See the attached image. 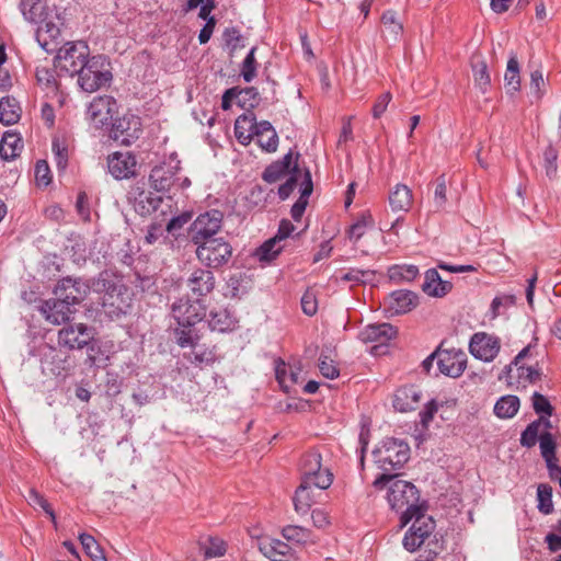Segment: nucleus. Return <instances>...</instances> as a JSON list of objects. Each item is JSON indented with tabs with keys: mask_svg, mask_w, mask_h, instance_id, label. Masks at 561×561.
<instances>
[{
	"mask_svg": "<svg viewBox=\"0 0 561 561\" xmlns=\"http://www.w3.org/2000/svg\"><path fill=\"white\" fill-rule=\"evenodd\" d=\"M376 490L387 489V502L391 510L400 514V526L404 527L410 520L411 515L420 513V510L426 507L420 500V492L416 486L405 480H401L396 474L381 473L373 482Z\"/></svg>",
	"mask_w": 561,
	"mask_h": 561,
	"instance_id": "f257e3e1",
	"label": "nucleus"
},
{
	"mask_svg": "<svg viewBox=\"0 0 561 561\" xmlns=\"http://www.w3.org/2000/svg\"><path fill=\"white\" fill-rule=\"evenodd\" d=\"M426 507L420 510V513L411 515L413 524L407 530L402 545L403 547L413 552L417 550L422 545L426 543L430 552L437 554L440 550V546L437 540H431V536L435 530V520L425 514Z\"/></svg>",
	"mask_w": 561,
	"mask_h": 561,
	"instance_id": "f03ea898",
	"label": "nucleus"
},
{
	"mask_svg": "<svg viewBox=\"0 0 561 561\" xmlns=\"http://www.w3.org/2000/svg\"><path fill=\"white\" fill-rule=\"evenodd\" d=\"M374 460L382 473L392 474L410 458V446L402 439L388 437L373 451Z\"/></svg>",
	"mask_w": 561,
	"mask_h": 561,
	"instance_id": "7ed1b4c3",
	"label": "nucleus"
},
{
	"mask_svg": "<svg viewBox=\"0 0 561 561\" xmlns=\"http://www.w3.org/2000/svg\"><path fill=\"white\" fill-rule=\"evenodd\" d=\"M76 76L78 85L89 93L107 85L113 78L110 62L103 55L92 56Z\"/></svg>",
	"mask_w": 561,
	"mask_h": 561,
	"instance_id": "20e7f679",
	"label": "nucleus"
},
{
	"mask_svg": "<svg viewBox=\"0 0 561 561\" xmlns=\"http://www.w3.org/2000/svg\"><path fill=\"white\" fill-rule=\"evenodd\" d=\"M93 334L91 330L83 323L70 324L64 327L58 332V344L69 350L83 348L88 346V362L91 366H104L105 359H101L95 355V346L90 345Z\"/></svg>",
	"mask_w": 561,
	"mask_h": 561,
	"instance_id": "39448f33",
	"label": "nucleus"
},
{
	"mask_svg": "<svg viewBox=\"0 0 561 561\" xmlns=\"http://www.w3.org/2000/svg\"><path fill=\"white\" fill-rule=\"evenodd\" d=\"M89 46L82 42H68L57 49L55 68L71 77L76 76L90 60Z\"/></svg>",
	"mask_w": 561,
	"mask_h": 561,
	"instance_id": "423d86ee",
	"label": "nucleus"
},
{
	"mask_svg": "<svg viewBox=\"0 0 561 561\" xmlns=\"http://www.w3.org/2000/svg\"><path fill=\"white\" fill-rule=\"evenodd\" d=\"M301 482L313 484L319 490H327L333 482V473L322 463V456L317 449L307 451L299 465Z\"/></svg>",
	"mask_w": 561,
	"mask_h": 561,
	"instance_id": "0eeeda50",
	"label": "nucleus"
},
{
	"mask_svg": "<svg viewBox=\"0 0 561 561\" xmlns=\"http://www.w3.org/2000/svg\"><path fill=\"white\" fill-rule=\"evenodd\" d=\"M107 274H101L95 283L96 290H105L102 298L105 312L111 318H119L129 308L128 297H125L127 288L124 285H116L106 279Z\"/></svg>",
	"mask_w": 561,
	"mask_h": 561,
	"instance_id": "6e6552de",
	"label": "nucleus"
},
{
	"mask_svg": "<svg viewBox=\"0 0 561 561\" xmlns=\"http://www.w3.org/2000/svg\"><path fill=\"white\" fill-rule=\"evenodd\" d=\"M196 256L209 268H218L227 264L232 256L231 244L222 237H217L196 244Z\"/></svg>",
	"mask_w": 561,
	"mask_h": 561,
	"instance_id": "1a4fd4ad",
	"label": "nucleus"
},
{
	"mask_svg": "<svg viewBox=\"0 0 561 561\" xmlns=\"http://www.w3.org/2000/svg\"><path fill=\"white\" fill-rule=\"evenodd\" d=\"M224 215L217 209L197 216L190 227V237L194 245L217 238L221 228Z\"/></svg>",
	"mask_w": 561,
	"mask_h": 561,
	"instance_id": "9d476101",
	"label": "nucleus"
},
{
	"mask_svg": "<svg viewBox=\"0 0 561 561\" xmlns=\"http://www.w3.org/2000/svg\"><path fill=\"white\" fill-rule=\"evenodd\" d=\"M118 112V104L111 95L94 98L87 108V121L94 128L107 126Z\"/></svg>",
	"mask_w": 561,
	"mask_h": 561,
	"instance_id": "9b49d317",
	"label": "nucleus"
},
{
	"mask_svg": "<svg viewBox=\"0 0 561 561\" xmlns=\"http://www.w3.org/2000/svg\"><path fill=\"white\" fill-rule=\"evenodd\" d=\"M171 312L178 325L188 328L204 319L206 309L198 298L195 300L180 298L173 302Z\"/></svg>",
	"mask_w": 561,
	"mask_h": 561,
	"instance_id": "f8f14e48",
	"label": "nucleus"
},
{
	"mask_svg": "<svg viewBox=\"0 0 561 561\" xmlns=\"http://www.w3.org/2000/svg\"><path fill=\"white\" fill-rule=\"evenodd\" d=\"M180 160L176 157L171 156L168 161L156 165L149 175V180L151 182V186L157 192H168L179 180L176 178L178 172L180 171Z\"/></svg>",
	"mask_w": 561,
	"mask_h": 561,
	"instance_id": "ddd939ff",
	"label": "nucleus"
},
{
	"mask_svg": "<svg viewBox=\"0 0 561 561\" xmlns=\"http://www.w3.org/2000/svg\"><path fill=\"white\" fill-rule=\"evenodd\" d=\"M141 122L136 115H124L112 124L110 137L121 145L129 146L141 135Z\"/></svg>",
	"mask_w": 561,
	"mask_h": 561,
	"instance_id": "4468645a",
	"label": "nucleus"
},
{
	"mask_svg": "<svg viewBox=\"0 0 561 561\" xmlns=\"http://www.w3.org/2000/svg\"><path fill=\"white\" fill-rule=\"evenodd\" d=\"M89 293L90 285L85 280L70 276L60 279L54 289V294L69 302L72 308L83 301Z\"/></svg>",
	"mask_w": 561,
	"mask_h": 561,
	"instance_id": "2eb2a0df",
	"label": "nucleus"
},
{
	"mask_svg": "<svg viewBox=\"0 0 561 561\" xmlns=\"http://www.w3.org/2000/svg\"><path fill=\"white\" fill-rule=\"evenodd\" d=\"M438 355L437 367L440 374L457 378L462 375L467 366V355L460 350H443L438 347L435 351Z\"/></svg>",
	"mask_w": 561,
	"mask_h": 561,
	"instance_id": "dca6fc26",
	"label": "nucleus"
},
{
	"mask_svg": "<svg viewBox=\"0 0 561 561\" xmlns=\"http://www.w3.org/2000/svg\"><path fill=\"white\" fill-rule=\"evenodd\" d=\"M38 311L44 319L53 324L60 325L70 320L71 316L77 311L69 302H66L60 297L49 298L41 302Z\"/></svg>",
	"mask_w": 561,
	"mask_h": 561,
	"instance_id": "f3484780",
	"label": "nucleus"
},
{
	"mask_svg": "<svg viewBox=\"0 0 561 561\" xmlns=\"http://www.w3.org/2000/svg\"><path fill=\"white\" fill-rule=\"evenodd\" d=\"M107 171L115 180L130 179L136 175L137 159L129 151H115L107 157Z\"/></svg>",
	"mask_w": 561,
	"mask_h": 561,
	"instance_id": "a211bd4d",
	"label": "nucleus"
},
{
	"mask_svg": "<svg viewBox=\"0 0 561 561\" xmlns=\"http://www.w3.org/2000/svg\"><path fill=\"white\" fill-rule=\"evenodd\" d=\"M501 348L500 339L484 332L476 333L470 340V353L483 362H492Z\"/></svg>",
	"mask_w": 561,
	"mask_h": 561,
	"instance_id": "6ab92c4d",
	"label": "nucleus"
},
{
	"mask_svg": "<svg viewBox=\"0 0 561 561\" xmlns=\"http://www.w3.org/2000/svg\"><path fill=\"white\" fill-rule=\"evenodd\" d=\"M397 335V329L390 323L369 324L359 332V340L364 343H377L373 348L374 355L383 348Z\"/></svg>",
	"mask_w": 561,
	"mask_h": 561,
	"instance_id": "aec40b11",
	"label": "nucleus"
},
{
	"mask_svg": "<svg viewBox=\"0 0 561 561\" xmlns=\"http://www.w3.org/2000/svg\"><path fill=\"white\" fill-rule=\"evenodd\" d=\"M419 304V297L411 290H396L387 298V310L392 314H402L414 309Z\"/></svg>",
	"mask_w": 561,
	"mask_h": 561,
	"instance_id": "412c9836",
	"label": "nucleus"
},
{
	"mask_svg": "<svg viewBox=\"0 0 561 561\" xmlns=\"http://www.w3.org/2000/svg\"><path fill=\"white\" fill-rule=\"evenodd\" d=\"M421 397V391L414 386L402 387L394 392L392 405L398 412H410L417 408Z\"/></svg>",
	"mask_w": 561,
	"mask_h": 561,
	"instance_id": "4be33fe9",
	"label": "nucleus"
},
{
	"mask_svg": "<svg viewBox=\"0 0 561 561\" xmlns=\"http://www.w3.org/2000/svg\"><path fill=\"white\" fill-rule=\"evenodd\" d=\"M187 287L197 297H203L213 291L215 287V277L211 271L196 268L187 279Z\"/></svg>",
	"mask_w": 561,
	"mask_h": 561,
	"instance_id": "5701e85b",
	"label": "nucleus"
},
{
	"mask_svg": "<svg viewBox=\"0 0 561 561\" xmlns=\"http://www.w3.org/2000/svg\"><path fill=\"white\" fill-rule=\"evenodd\" d=\"M451 288L453 284L448 280H443L437 270L430 268L425 272L422 290L426 295L442 298L446 296L451 290Z\"/></svg>",
	"mask_w": 561,
	"mask_h": 561,
	"instance_id": "b1692460",
	"label": "nucleus"
},
{
	"mask_svg": "<svg viewBox=\"0 0 561 561\" xmlns=\"http://www.w3.org/2000/svg\"><path fill=\"white\" fill-rule=\"evenodd\" d=\"M259 550L271 561H285L291 551L285 541L270 537L259 540Z\"/></svg>",
	"mask_w": 561,
	"mask_h": 561,
	"instance_id": "393cba45",
	"label": "nucleus"
},
{
	"mask_svg": "<svg viewBox=\"0 0 561 561\" xmlns=\"http://www.w3.org/2000/svg\"><path fill=\"white\" fill-rule=\"evenodd\" d=\"M530 356L531 346L528 345L517 354L512 365H514L517 371V378L520 381H527L533 383L540 379V371L536 366L524 363V360Z\"/></svg>",
	"mask_w": 561,
	"mask_h": 561,
	"instance_id": "a878e982",
	"label": "nucleus"
},
{
	"mask_svg": "<svg viewBox=\"0 0 561 561\" xmlns=\"http://www.w3.org/2000/svg\"><path fill=\"white\" fill-rule=\"evenodd\" d=\"M60 30L53 22H46L36 32V41L46 53H54L60 44Z\"/></svg>",
	"mask_w": 561,
	"mask_h": 561,
	"instance_id": "bb28decb",
	"label": "nucleus"
},
{
	"mask_svg": "<svg viewBox=\"0 0 561 561\" xmlns=\"http://www.w3.org/2000/svg\"><path fill=\"white\" fill-rule=\"evenodd\" d=\"M254 137L256 138L257 145L266 152H274L277 150L278 136L270 122H259Z\"/></svg>",
	"mask_w": 561,
	"mask_h": 561,
	"instance_id": "cd10ccee",
	"label": "nucleus"
},
{
	"mask_svg": "<svg viewBox=\"0 0 561 561\" xmlns=\"http://www.w3.org/2000/svg\"><path fill=\"white\" fill-rule=\"evenodd\" d=\"M295 161H293V152L286 153L283 159L277 160L270 164L263 172L262 178L267 183H275L279 181L287 173L291 174V169Z\"/></svg>",
	"mask_w": 561,
	"mask_h": 561,
	"instance_id": "c85d7f7f",
	"label": "nucleus"
},
{
	"mask_svg": "<svg viewBox=\"0 0 561 561\" xmlns=\"http://www.w3.org/2000/svg\"><path fill=\"white\" fill-rule=\"evenodd\" d=\"M301 192L298 201L293 205L290 209V215L294 220L299 221L306 210L308 205V198L312 193L313 185L311 180V173L308 169L304 171L302 181L300 183Z\"/></svg>",
	"mask_w": 561,
	"mask_h": 561,
	"instance_id": "c756f323",
	"label": "nucleus"
},
{
	"mask_svg": "<svg viewBox=\"0 0 561 561\" xmlns=\"http://www.w3.org/2000/svg\"><path fill=\"white\" fill-rule=\"evenodd\" d=\"M412 203V191L404 184H397L389 194V204L393 211H408Z\"/></svg>",
	"mask_w": 561,
	"mask_h": 561,
	"instance_id": "7c9ffc66",
	"label": "nucleus"
},
{
	"mask_svg": "<svg viewBox=\"0 0 561 561\" xmlns=\"http://www.w3.org/2000/svg\"><path fill=\"white\" fill-rule=\"evenodd\" d=\"M382 33L388 42L398 43L403 32V25L397 18V12L387 10L381 15Z\"/></svg>",
	"mask_w": 561,
	"mask_h": 561,
	"instance_id": "2f4dec72",
	"label": "nucleus"
},
{
	"mask_svg": "<svg viewBox=\"0 0 561 561\" xmlns=\"http://www.w3.org/2000/svg\"><path fill=\"white\" fill-rule=\"evenodd\" d=\"M313 488H316L313 484H306L304 482L297 488L294 496V506L298 514H307L312 504L316 503Z\"/></svg>",
	"mask_w": 561,
	"mask_h": 561,
	"instance_id": "473e14b6",
	"label": "nucleus"
},
{
	"mask_svg": "<svg viewBox=\"0 0 561 561\" xmlns=\"http://www.w3.org/2000/svg\"><path fill=\"white\" fill-rule=\"evenodd\" d=\"M257 123L253 117L241 115L234 123V135L242 145H249L255 136Z\"/></svg>",
	"mask_w": 561,
	"mask_h": 561,
	"instance_id": "72a5a7b5",
	"label": "nucleus"
},
{
	"mask_svg": "<svg viewBox=\"0 0 561 561\" xmlns=\"http://www.w3.org/2000/svg\"><path fill=\"white\" fill-rule=\"evenodd\" d=\"M23 148L21 138L11 131H5L0 141V157L10 161L16 158Z\"/></svg>",
	"mask_w": 561,
	"mask_h": 561,
	"instance_id": "f704fd0d",
	"label": "nucleus"
},
{
	"mask_svg": "<svg viewBox=\"0 0 561 561\" xmlns=\"http://www.w3.org/2000/svg\"><path fill=\"white\" fill-rule=\"evenodd\" d=\"M208 325L213 331L226 332L236 325V319L226 309L213 310L209 313Z\"/></svg>",
	"mask_w": 561,
	"mask_h": 561,
	"instance_id": "c9c22d12",
	"label": "nucleus"
},
{
	"mask_svg": "<svg viewBox=\"0 0 561 561\" xmlns=\"http://www.w3.org/2000/svg\"><path fill=\"white\" fill-rule=\"evenodd\" d=\"M504 82L507 92L516 93L520 89L519 64L516 54L512 53L507 61Z\"/></svg>",
	"mask_w": 561,
	"mask_h": 561,
	"instance_id": "e433bc0d",
	"label": "nucleus"
},
{
	"mask_svg": "<svg viewBox=\"0 0 561 561\" xmlns=\"http://www.w3.org/2000/svg\"><path fill=\"white\" fill-rule=\"evenodd\" d=\"M21 108L13 98H2L0 100V123L3 125H13L20 119Z\"/></svg>",
	"mask_w": 561,
	"mask_h": 561,
	"instance_id": "4c0bfd02",
	"label": "nucleus"
},
{
	"mask_svg": "<svg viewBox=\"0 0 561 561\" xmlns=\"http://www.w3.org/2000/svg\"><path fill=\"white\" fill-rule=\"evenodd\" d=\"M519 409V399L516 396H504L494 405V413L500 419L513 417Z\"/></svg>",
	"mask_w": 561,
	"mask_h": 561,
	"instance_id": "58836bf2",
	"label": "nucleus"
},
{
	"mask_svg": "<svg viewBox=\"0 0 561 561\" xmlns=\"http://www.w3.org/2000/svg\"><path fill=\"white\" fill-rule=\"evenodd\" d=\"M417 275L419 268L412 264H397L388 270V276L394 283L412 282Z\"/></svg>",
	"mask_w": 561,
	"mask_h": 561,
	"instance_id": "ea45409f",
	"label": "nucleus"
},
{
	"mask_svg": "<svg viewBox=\"0 0 561 561\" xmlns=\"http://www.w3.org/2000/svg\"><path fill=\"white\" fill-rule=\"evenodd\" d=\"M275 374L278 383L286 392H289L291 386L299 381V369L294 370L291 367L288 368L284 362L276 365Z\"/></svg>",
	"mask_w": 561,
	"mask_h": 561,
	"instance_id": "a19ab883",
	"label": "nucleus"
},
{
	"mask_svg": "<svg viewBox=\"0 0 561 561\" xmlns=\"http://www.w3.org/2000/svg\"><path fill=\"white\" fill-rule=\"evenodd\" d=\"M20 9L26 21L37 23L43 19L45 4L43 0H21Z\"/></svg>",
	"mask_w": 561,
	"mask_h": 561,
	"instance_id": "79ce46f5",
	"label": "nucleus"
},
{
	"mask_svg": "<svg viewBox=\"0 0 561 561\" xmlns=\"http://www.w3.org/2000/svg\"><path fill=\"white\" fill-rule=\"evenodd\" d=\"M282 535L286 540L301 545L314 542L311 530L301 526L288 525L282 529Z\"/></svg>",
	"mask_w": 561,
	"mask_h": 561,
	"instance_id": "37998d69",
	"label": "nucleus"
},
{
	"mask_svg": "<svg viewBox=\"0 0 561 561\" xmlns=\"http://www.w3.org/2000/svg\"><path fill=\"white\" fill-rule=\"evenodd\" d=\"M559 151L553 145L547 146L542 152V168L547 178L556 179L558 172Z\"/></svg>",
	"mask_w": 561,
	"mask_h": 561,
	"instance_id": "c03bdc74",
	"label": "nucleus"
},
{
	"mask_svg": "<svg viewBox=\"0 0 561 561\" xmlns=\"http://www.w3.org/2000/svg\"><path fill=\"white\" fill-rule=\"evenodd\" d=\"M283 249L284 244L282 242L271 238L256 250L255 255L262 262H271L277 257Z\"/></svg>",
	"mask_w": 561,
	"mask_h": 561,
	"instance_id": "a18cd8bd",
	"label": "nucleus"
},
{
	"mask_svg": "<svg viewBox=\"0 0 561 561\" xmlns=\"http://www.w3.org/2000/svg\"><path fill=\"white\" fill-rule=\"evenodd\" d=\"M51 150L59 171H65L69 159V146L64 138H54Z\"/></svg>",
	"mask_w": 561,
	"mask_h": 561,
	"instance_id": "49530a36",
	"label": "nucleus"
},
{
	"mask_svg": "<svg viewBox=\"0 0 561 561\" xmlns=\"http://www.w3.org/2000/svg\"><path fill=\"white\" fill-rule=\"evenodd\" d=\"M472 72L476 85L484 92L490 84L486 64L481 58L472 59Z\"/></svg>",
	"mask_w": 561,
	"mask_h": 561,
	"instance_id": "de8ad7c7",
	"label": "nucleus"
},
{
	"mask_svg": "<svg viewBox=\"0 0 561 561\" xmlns=\"http://www.w3.org/2000/svg\"><path fill=\"white\" fill-rule=\"evenodd\" d=\"M80 542L85 551V553L93 560V561H107L102 548L96 542L94 537L88 534H81L79 536Z\"/></svg>",
	"mask_w": 561,
	"mask_h": 561,
	"instance_id": "09e8293b",
	"label": "nucleus"
},
{
	"mask_svg": "<svg viewBox=\"0 0 561 561\" xmlns=\"http://www.w3.org/2000/svg\"><path fill=\"white\" fill-rule=\"evenodd\" d=\"M176 343L181 347H196L197 341L199 340L198 334L193 329V327L184 328L178 327L174 330Z\"/></svg>",
	"mask_w": 561,
	"mask_h": 561,
	"instance_id": "8fccbe9b",
	"label": "nucleus"
},
{
	"mask_svg": "<svg viewBox=\"0 0 561 561\" xmlns=\"http://www.w3.org/2000/svg\"><path fill=\"white\" fill-rule=\"evenodd\" d=\"M538 510L548 515L553 511L552 488L548 484H539L537 488Z\"/></svg>",
	"mask_w": 561,
	"mask_h": 561,
	"instance_id": "3c124183",
	"label": "nucleus"
},
{
	"mask_svg": "<svg viewBox=\"0 0 561 561\" xmlns=\"http://www.w3.org/2000/svg\"><path fill=\"white\" fill-rule=\"evenodd\" d=\"M187 358L195 366H209L216 362V352L214 347H204L201 350L193 351Z\"/></svg>",
	"mask_w": 561,
	"mask_h": 561,
	"instance_id": "603ef678",
	"label": "nucleus"
},
{
	"mask_svg": "<svg viewBox=\"0 0 561 561\" xmlns=\"http://www.w3.org/2000/svg\"><path fill=\"white\" fill-rule=\"evenodd\" d=\"M373 224L370 215H362L347 230L350 240L356 243L365 234L366 230L373 227Z\"/></svg>",
	"mask_w": 561,
	"mask_h": 561,
	"instance_id": "864d4df0",
	"label": "nucleus"
},
{
	"mask_svg": "<svg viewBox=\"0 0 561 561\" xmlns=\"http://www.w3.org/2000/svg\"><path fill=\"white\" fill-rule=\"evenodd\" d=\"M298 158H299V153H296V160H295V163L291 169V174L288 178V180L284 184H282L278 188V195H279L280 199H286L290 195V193L296 187L298 180L301 175V171H300L298 162H297Z\"/></svg>",
	"mask_w": 561,
	"mask_h": 561,
	"instance_id": "5fc2aeb1",
	"label": "nucleus"
},
{
	"mask_svg": "<svg viewBox=\"0 0 561 561\" xmlns=\"http://www.w3.org/2000/svg\"><path fill=\"white\" fill-rule=\"evenodd\" d=\"M201 547L204 549L206 559L221 557L226 552L225 541L217 537H209L208 543H201Z\"/></svg>",
	"mask_w": 561,
	"mask_h": 561,
	"instance_id": "6e6d98bb",
	"label": "nucleus"
},
{
	"mask_svg": "<svg viewBox=\"0 0 561 561\" xmlns=\"http://www.w3.org/2000/svg\"><path fill=\"white\" fill-rule=\"evenodd\" d=\"M255 50L256 47H252L242 62L241 76L245 82H251L256 76Z\"/></svg>",
	"mask_w": 561,
	"mask_h": 561,
	"instance_id": "4d7b16f0",
	"label": "nucleus"
},
{
	"mask_svg": "<svg viewBox=\"0 0 561 561\" xmlns=\"http://www.w3.org/2000/svg\"><path fill=\"white\" fill-rule=\"evenodd\" d=\"M447 187H446V178L445 175H440L436 180V186L434 191L433 205L436 210H442L445 208L447 203Z\"/></svg>",
	"mask_w": 561,
	"mask_h": 561,
	"instance_id": "13d9d810",
	"label": "nucleus"
},
{
	"mask_svg": "<svg viewBox=\"0 0 561 561\" xmlns=\"http://www.w3.org/2000/svg\"><path fill=\"white\" fill-rule=\"evenodd\" d=\"M237 95H238V104L241 107H245V106L254 107L255 105L259 104V101H260L259 92L253 87L245 88L240 91L237 90Z\"/></svg>",
	"mask_w": 561,
	"mask_h": 561,
	"instance_id": "bf43d9fd",
	"label": "nucleus"
},
{
	"mask_svg": "<svg viewBox=\"0 0 561 561\" xmlns=\"http://www.w3.org/2000/svg\"><path fill=\"white\" fill-rule=\"evenodd\" d=\"M26 500L31 505L39 506L41 508H43L45 511V513L49 515L51 520L55 522L56 516H55L54 511L51 510V507L48 504V502L46 501V499L42 494H39L36 490H34V489L28 490Z\"/></svg>",
	"mask_w": 561,
	"mask_h": 561,
	"instance_id": "052dcab7",
	"label": "nucleus"
},
{
	"mask_svg": "<svg viewBox=\"0 0 561 561\" xmlns=\"http://www.w3.org/2000/svg\"><path fill=\"white\" fill-rule=\"evenodd\" d=\"M375 273L370 270L351 268L341 279L344 282L367 283L373 280Z\"/></svg>",
	"mask_w": 561,
	"mask_h": 561,
	"instance_id": "680f3d73",
	"label": "nucleus"
},
{
	"mask_svg": "<svg viewBox=\"0 0 561 561\" xmlns=\"http://www.w3.org/2000/svg\"><path fill=\"white\" fill-rule=\"evenodd\" d=\"M539 445H540V451L541 456L546 461H550V459H554V449L556 444L553 440V437L550 433H545L539 436Z\"/></svg>",
	"mask_w": 561,
	"mask_h": 561,
	"instance_id": "e2e57ef3",
	"label": "nucleus"
},
{
	"mask_svg": "<svg viewBox=\"0 0 561 561\" xmlns=\"http://www.w3.org/2000/svg\"><path fill=\"white\" fill-rule=\"evenodd\" d=\"M540 424L538 422L530 423L520 436V444L525 447H533L536 445L539 436Z\"/></svg>",
	"mask_w": 561,
	"mask_h": 561,
	"instance_id": "0e129e2a",
	"label": "nucleus"
},
{
	"mask_svg": "<svg viewBox=\"0 0 561 561\" xmlns=\"http://www.w3.org/2000/svg\"><path fill=\"white\" fill-rule=\"evenodd\" d=\"M319 369L323 377L334 379L339 376V369L334 362L327 355L321 354L319 359Z\"/></svg>",
	"mask_w": 561,
	"mask_h": 561,
	"instance_id": "69168bd1",
	"label": "nucleus"
},
{
	"mask_svg": "<svg viewBox=\"0 0 561 561\" xmlns=\"http://www.w3.org/2000/svg\"><path fill=\"white\" fill-rule=\"evenodd\" d=\"M533 408L536 413L550 416L552 414V405L549 400L539 392L533 394Z\"/></svg>",
	"mask_w": 561,
	"mask_h": 561,
	"instance_id": "338daca9",
	"label": "nucleus"
},
{
	"mask_svg": "<svg viewBox=\"0 0 561 561\" xmlns=\"http://www.w3.org/2000/svg\"><path fill=\"white\" fill-rule=\"evenodd\" d=\"M546 82L541 70H534L530 75V90L536 99H541L545 93Z\"/></svg>",
	"mask_w": 561,
	"mask_h": 561,
	"instance_id": "774afa93",
	"label": "nucleus"
}]
</instances>
